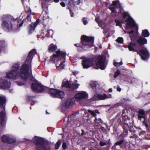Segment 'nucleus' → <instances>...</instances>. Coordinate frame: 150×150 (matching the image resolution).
Instances as JSON below:
<instances>
[{"label": "nucleus", "instance_id": "f257e3e1", "mask_svg": "<svg viewBox=\"0 0 150 150\" xmlns=\"http://www.w3.org/2000/svg\"><path fill=\"white\" fill-rule=\"evenodd\" d=\"M35 50L33 49L30 51L25 63L21 67L19 73L20 64L18 63L14 64L12 66L11 70L6 73L7 77L0 78V87L4 89H7L10 86V79L8 78L16 79L19 77L27 83L17 82L20 86L28 83L30 81H34L32 83V88L35 91L41 92L44 89V87L40 83L35 81V79L32 75L31 63L33 56L36 53Z\"/></svg>", "mask_w": 150, "mask_h": 150}, {"label": "nucleus", "instance_id": "f03ea898", "mask_svg": "<svg viewBox=\"0 0 150 150\" xmlns=\"http://www.w3.org/2000/svg\"><path fill=\"white\" fill-rule=\"evenodd\" d=\"M82 58L83 60L81 64L84 69H87L93 65L94 63L95 60L97 66L96 68L98 69L99 68L102 70H104L106 67V64L105 60L102 56L94 57H83Z\"/></svg>", "mask_w": 150, "mask_h": 150}, {"label": "nucleus", "instance_id": "7ed1b4c3", "mask_svg": "<svg viewBox=\"0 0 150 150\" xmlns=\"http://www.w3.org/2000/svg\"><path fill=\"white\" fill-rule=\"evenodd\" d=\"M120 5L119 1H113L112 4L110 5L109 7V9L112 12H117V9L119 8L120 11L118 12L119 13H121L123 15V17L125 18L127 16L128 18L126 21V28H127L137 27L136 24L135 23L133 19L129 16L128 12H124L123 9L120 8Z\"/></svg>", "mask_w": 150, "mask_h": 150}, {"label": "nucleus", "instance_id": "20e7f679", "mask_svg": "<svg viewBox=\"0 0 150 150\" xmlns=\"http://www.w3.org/2000/svg\"><path fill=\"white\" fill-rule=\"evenodd\" d=\"M55 53L50 57V61L53 62L56 64L58 69H64L65 66L64 63L65 62V53L59 50L56 51Z\"/></svg>", "mask_w": 150, "mask_h": 150}, {"label": "nucleus", "instance_id": "39448f33", "mask_svg": "<svg viewBox=\"0 0 150 150\" xmlns=\"http://www.w3.org/2000/svg\"><path fill=\"white\" fill-rule=\"evenodd\" d=\"M6 97L0 94V118L2 122H4L6 120V115L5 110L6 104Z\"/></svg>", "mask_w": 150, "mask_h": 150}, {"label": "nucleus", "instance_id": "423d86ee", "mask_svg": "<svg viewBox=\"0 0 150 150\" xmlns=\"http://www.w3.org/2000/svg\"><path fill=\"white\" fill-rule=\"evenodd\" d=\"M32 141L36 145L37 150H50L49 147L44 145L43 141L40 138L35 136L33 139Z\"/></svg>", "mask_w": 150, "mask_h": 150}, {"label": "nucleus", "instance_id": "0eeeda50", "mask_svg": "<svg viewBox=\"0 0 150 150\" xmlns=\"http://www.w3.org/2000/svg\"><path fill=\"white\" fill-rule=\"evenodd\" d=\"M52 2V0H43L42 5L43 11L41 14V16L43 20L49 18L48 15V11L47 8L49 3Z\"/></svg>", "mask_w": 150, "mask_h": 150}, {"label": "nucleus", "instance_id": "6e6552de", "mask_svg": "<svg viewBox=\"0 0 150 150\" xmlns=\"http://www.w3.org/2000/svg\"><path fill=\"white\" fill-rule=\"evenodd\" d=\"M94 38L93 37H88L83 35L81 38L82 44L84 46H87L89 48L93 46Z\"/></svg>", "mask_w": 150, "mask_h": 150}, {"label": "nucleus", "instance_id": "1a4fd4ad", "mask_svg": "<svg viewBox=\"0 0 150 150\" xmlns=\"http://www.w3.org/2000/svg\"><path fill=\"white\" fill-rule=\"evenodd\" d=\"M48 93L52 97L62 98L64 96V93L60 90L54 88L49 89Z\"/></svg>", "mask_w": 150, "mask_h": 150}, {"label": "nucleus", "instance_id": "9d476101", "mask_svg": "<svg viewBox=\"0 0 150 150\" xmlns=\"http://www.w3.org/2000/svg\"><path fill=\"white\" fill-rule=\"evenodd\" d=\"M2 28L5 31L8 32L11 31L13 28V25L11 22L8 20L4 21L2 23Z\"/></svg>", "mask_w": 150, "mask_h": 150}, {"label": "nucleus", "instance_id": "9b49d317", "mask_svg": "<svg viewBox=\"0 0 150 150\" xmlns=\"http://www.w3.org/2000/svg\"><path fill=\"white\" fill-rule=\"evenodd\" d=\"M137 54H139L142 59L144 60H146L149 57V53L146 48H144L137 51Z\"/></svg>", "mask_w": 150, "mask_h": 150}, {"label": "nucleus", "instance_id": "f8f14e48", "mask_svg": "<svg viewBox=\"0 0 150 150\" xmlns=\"http://www.w3.org/2000/svg\"><path fill=\"white\" fill-rule=\"evenodd\" d=\"M112 95L111 94H96L92 98L93 100H104L106 99L110 98H111Z\"/></svg>", "mask_w": 150, "mask_h": 150}, {"label": "nucleus", "instance_id": "ddd939ff", "mask_svg": "<svg viewBox=\"0 0 150 150\" xmlns=\"http://www.w3.org/2000/svg\"><path fill=\"white\" fill-rule=\"evenodd\" d=\"M88 95L86 92L83 91L79 92L76 94L75 98L77 101L84 98H87Z\"/></svg>", "mask_w": 150, "mask_h": 150}, {"label": "nucleus", "instance_id": "4468645a", "mask_svg": "<svg viewBox=\"0 0 150 150\" xmlns=\"http://www.w3.org/2000/svg\"><path fill=\"white\" fill-rule=\"evenodd\" d=\"M74 102L73 98L67 99L65 103V106L67 108H69L72 106Z\"/></svg>", "mask_w": 150, "mask_h": 150}, {"label": "nucleus", "instance_id": "2eb2a0df", "mask_svg": "<svg viewBox=\"0 0 150 150\" xmlns=\"http://www.w3.org/2000/svg\"><path fill=\"white\" fill-rule=\"evenodd\" d=\"M38 22L39 21L38 20H37L36 22L35 23H33L31 24V25H30V27L29 28V30L30 33H32L34 31L35 29Z\"/></svg>", "mask_w": 150, "mask_h": 150}, {"label": "nucleus", "instance_id": "dca6fc26", "mask_svg": "<svg viewBox=\"0 0 150 150\" xmlns=\"http://www.w3.org/2000/svg\"><path fill=\"white\" fill-rule=\"evenodd\" d=\"M83 0H78L77 1V5H79L80 3H82ZM69 5L70 6H74L76 4V2L74 0H70L69 2Z\"/></svg>", "mask_w": 150, "mask_h": 150}, {"label": "nucleus", "instance_id": "f3484780", "mask_svg": "<svg viewBox=\"0 0 150 150\" xmlns=\"http://www.w3.org/2000/svg\"><path fill=\"white\" fill-rule=\"evenodd\" d=\"M62 86L66 88H71V83L66 79H64L63 81Z\"/></svg>", "mask_w": 150, "mask_h": 150}, {"label": "nucleus", "instance_id": "a211bd4d", "mask_svg": "<svg viewBox=\"0 0 150 150\" xmlns=\"http://www.w3.org/2000/svg\"><path fill=\"white\" fill-rule=\"evenodd\" d=\"M137 44L136 43L131 42L128 46V48L129 51H137L134 49V48L136 46Z\"/></svg>", "mask_w": 150, "mask_h": 150}, {"label": "nucleus", "instance_id": "6ab92c4d", "mask_svg": "<svg viewBox=\"0 0 150 150\" xmlns=\"http://www.w3.org/2000/svg\"><path fill=\"white\" fill-rule=\"evenodd\" d=\"M137 43L140 45L147 43V40L142 37H140L137 41Z\"/></svg>", "mask_w": 150, "mask_h": 150}, {"label": "nucleus", "instance_id": "aec40b11", "mask_svg": "<svg viewBox=\"0 0 150 150\" xmlns=\"http://www.w3.org/2000/svg\"><path fill=\"white\" fill-rule=\"evenodd\" d=\"M57 48V46L53 44H51L49 46L48 50L49 52H52L55 51Z\"/></svg>", "mask_w": 150, "mask_h": 150}, {"label": "nucleus", "instance_id": "412c9836", "mask_svg": "<svg viewBox=\"0 0 150 150\" xmlns=\"http://www.w3.org/2000/svg\"><path fill=\"white\" fill-rule=\"evenodd\" d=\"M24 15V13H22L19 17L20 20H18L17 25L18 27L21 26L24 21V20H23L22 21L21 20V19L23 18Z\"/></svg>", "mask_w": 150, "mask_h": 150}, {"label": "nucleus", "instance_id": "4be33fe9", "mask_svg": "<svg viewBox=\"0 0 150 150\" xmlns=\"http://www.w3.org/2000/svg\"><path fill=\"white\" fill-rule=\"evenodd\" d=\"M77 82V80H75L72 83V85H71V89H77L78 87L79 86L80 84L76 83Z\"/></svg>", "mask_w": 150, "mask_h": 150}, {"label": "nucleus", "instance_id": "5701e85b", "mask_svg": "<svg viewBox=\"0 0 150 150\" xmlns=\"http://www.w3.org/2000/svg\"><path fill=\"white\" fill-rule=\"evenodd\" d=\"M10 135L6 134L3 135L1 138L2 141L4 142H8V139Z\"/></svg>", "mask_w": 150, "mask_h": 150}, {"label": "nucleus", "instance_id": "b1692460", "mask_svg": "<svg viewBox=\"0 0 150 150\" xmlns=\"http://www.w3.org/2000/svg\"><path fill=\"white\" fill-rule=\"evenodd\" d=\"M88 112L90 113V114L93 116V117H95L96 116V113H99V112L97 110H88Z\"/></svg>", "mask_w": 150, "mask_h": 150}, {"label": "nucleus", "instance_id": "393cba45", "mask_svg": "<svg viewBox=\"0 0 150 150\" xmlns=\"http://www.w3.org/2000/svg\"><path fill=\"white\" fill-rule=\"evenodd\" d=\"M16 138L10 135L8 139V143H12L16 142Z\"/></svg>", "mask_w": 150, "mask_h": 150}, {"label": "nucleus", "instance_id": "a878e982", "mask_svg": "<svg viewBox=\"0 0 150 150\" xmlns=\"http://www.w3.org/2000/svg\"><path fill=\"white\" fill-rule=\"evenodd\" d=\"M149 33L147 30H143L142 33V35L144 37H148L149 35Z\"/></svg>", "mask_w": 150, "mask_h": 150}, {"label": "nucleus", "instance_id": "bb28decb", "mask_svg": "<svg viewBox=\"0 0 150 150\" xmlns=\"http://www.w3.org/2000/svg\"><path fill=\"white\" fill-rule=\"evenodd\" d=\"M97 82L95 81H92L90 83V86L93 89L96 90V86Z\"/></svg>", "mask_w": 150, "mask_h": 150}, {"label": "nucleus", "instance_id": "cd10ccee", "mask_svg": "<svg viewBox=\"0 0 150 150\" xmlns=\"http://www.w3.org/2000/svg\"><path fill=\"white\" fill-rule=\"evenodd\" d=\"M62 142V141L61 139L59 140L56 143L55 146V148L56 149H58L60 145H61Z\"/></svg>", "mask_w": 150, "mask_h": 150}, {"label": "nucleus", "instance_id": "c85d7f7f", "mask_svg": "<svg viewBox=\"0 0 150 150\" xmlns=\"http://www.w3.org/2000/svg\"><path fill=\"white\" fill-rule=\"evenodd\" d=\"M53 34V31L52 30L50 29L47 30V36L51 37L52 38Z\"/></svg>", "mask_w": 150, "mask_h": 150}, {"label": "nucleus", "instance_id": "c756f323", "mask_svg": "<svg viewBox=\"0 0 150 150\" xmlns=\"http://www.w3.org/2000/svg\"><path fill=\"white\" fill-rule=\"evenodd\" d=\"M5 42L4 40H0V52L2 48L5 46Z\"/></svg>", "mask_w": 150, "mask_h": 150}, {"label": "nucleus", "instance_id": "7c9ffc66", "mask_svg": "<svg viewBox=\"0 0 150 150\" xmlns=\"http://www.w3.org/2000/svg\"><path fill=\"white\" fill-rule=\"evenodd\" d=\"M113 64L117 67L122 65V61H121L120 62L118 63L114 61L113 62Z\"/></svg>", "mask_w": 150, "mask_h": 150}, {"label": "nucleus", "instance_id": "2f4dec72", "mask_svg": "<svg viewBox=\"0 0 150 150\" xmlns=\"http://www.w3.org/2000/svg\"><path fill=\"white\" fill-rule=\"evenodd\" d=\"M100 122H101L102 121L100 118H98L97 119L96 117H95V119L94 120V122L96 125H98Z\"/></svg>", "mask_w": 150, "mask_h": 150}, {"label": "nucleus", "instance_id": "473e14b6", "mask_svg": "<svg viewBox=\"0 0 150 150\" xmlns=\"http://www.w3.org/2000/svg\"><path fill=\"white\" fill-rule=\"evenodd\" d=\"M96 21L98 23L100 26L102 27L101 26V22L100 20V18L99 16L96 17L95 19Z\"/></svg>", "mask_w": 150, "mask_h": 150}, {"label": "nucleus", "instance_id": "72a5a7b5", "mask_svg": "<svg viewBox=\"0 0 150 150\" xmlns=\"http://www.w3.org/2000/svg\"><path fill=\"white\" fill-rule=\"evenodd\" d=\"M115 22L116 23V25H117L120 27L122 26V21L121 22L119 20L116 19L115 20Z\"/></svg>", "mask_w": 150, "mask_h": 150}, {"label": "nucleus", "instance_id": "f704fd0d", "mask_svg": "<svg viewBox=\"0 0 150 150\" xmlns=\"http://www.w3.org/2000/svg\"><path fill=\"white\" fill-rule=\"evenodd\" d=\"M116 41L118 43H122L123 42V39L122 37H118Z\"/></svg>", "mask_w": 150, "mask_h": 150}, {"label": "nucleus", "instance_id": "c9c22d12", "mask_svg": "<svg viewBox=\"0 0 150 150\" xmlns=\"http://www.w3.org/2000/svg\"><path fill=\"white\" fill-rule=\"evenodd\" d=\"M120 74V72L119 70H117L116 72H115V74L114 76V77L115 78H116Z\"/></svg>", "mask_w": 150, "mask_h": 150}, {"label": "nucleus", "instance_id": "e433bc0d", "mask_svg": "<svg viewBox=\"0 0 150 150\" xmlns=\"http://www.w3.org/2000/svg\"><path fill=\"white\" fill-rule=\"evenodd\" d=\"M25 21H26L28 23L31 22V19L30 17V15L27 16Z\"/></svg>", "mask_w": 150, "mask_h": 150}, {"label": "nucleus", "instance_id": "4c0bfd02", "mask_svg": "<svg viewBox=\"0 0 150 150\" xmlns=\"http://www.w3.org/2000/svg\"><path fill=\"white\" fill-rule=\"evenodd\" d=\"M138 113L139 114L144 116V115L145 113V112L143 110H140L139 111Z\"/></svg>", "mask_w": 150, "mask_h": 150}, {"label": "nucleus", "instance_id": "58836bf2", "mask_svg": "<svg viewBox=\"0 0 150 150\" xmlns=\"http://www.w3.org/2000/svg\"><path fill=\"white\" fill-rule=\"evenodd\" d=\"M123 142V140H121L115 143V144L116 145H120Z\"/></svg>", "mask_w": 150, "mask_h": 150}, {"label": "nucleus", "instance_id": "ea45409f", "mask_svg": "<svg viewBox=\"0 0 150 150\" xmlns=\"http://www.w3.org/2000/svg\"><path fill=\"white\" fill-rule=\"evenodd\" d=\"M100 145L101 146H103L106 145V143L104 142L100 141Z\"/></svg>", "mask_w": 150, "mask_h": 150}, {"label": "nucleus", "instance_id": "a19ab883", "mask_svg": "<svg viewBox=\"0 0 150 150\" xmlns=\"http://www.w3.org/2000/svg\"><path fill=\"white\" fill-rule=\"evenodd\" d=\"M62 147L64 149H65L66 148V143L63 142L62 145Z\"/></svg>", "mask_w": 150, "mask_h": 150}, {"label": "nucleus", "instance_id": "79ce46f5", "mask_svg": "<svg viewBox=\"0 0 150 150\" xmlns=\"http://www.w3.org/2000/svg\"><path fill=\"white\" fill-rule=\"evenodd\" d=\"M82 21H83V23L84 25H86L88 23L87 21L86 20H85V18H83L82 19Z\"/></svg>", "mask_w": 150, "mask_h": 150}, {"label": "nucleus", "instance_id": "37998d69", "mask_svg": "<svg viewBox=\"0 0 150 150\" xmlns=\"http://www.w3.org/2000/svg\"><path fill=\"white\" fill-rule=\"evenodd\" d=\"M134 33V31L133 30L131 31L130 32H129V34H131L129 35L131 40H132L133 39L132 36V34Z\"/></svg>", "mask_w": 150, "mask_h": 150}, {"label": "nucleus", "instance_id": "c03bdc74", "mask_svg": "<svg viewBox=\"0 0 150 150\" xmlns=\"http://www.w3.org/2000/svg\"><path fill=\"white\" fill-rule=\"evenodd\" d=\"M68 9H69V10L70 11V14H71V16L72 17H73V16H74V13H73L71 12V9H70V8H69V7H68Z\"/></svg>", "mask_w": 150, "mask_h": 150}, {"label": "nucleus", "instance_id": "a18cd8bd", "mask_svg": "<svg viewBox=\"0 0 150 150\" xmlns=\"http://www.w3.org/2000/svg\"><path fill=\"white\" fill-rule=\"evenodd\" d=\"M60 4L61 5V6L62 7H64L65 6V4L64 2H61L60 3Z\"/></svg>", "mask_w": 150, "mask_h": 150}, {"label": "nucleus", "instance_id": "49530a36", "mask_svg": "<svg viewBox=\"0 0 150 150\" xmlns=\"http://www.w3.org/2000/svg\"><path fill=\"white\" fill-rule=\"evenodd\" d=\"M117 91L120 92L121 91V88L119 87V86H118L117 88Z\"/></svg>", "mask_w": 150, "mask_h": 150}, {"label": "nucleus", "instance_id": "de8ad7c7", "mask_svg": "<svg viewBox=\"0 0 150 150\" xmlns=\"http://www.w3.org/2000/svg\"><path fill=\"white\" fill-rule=\"evenodd\" d=\"M138 118H139L141 119L142 118L144 117V116L143 115H138Z\"/></svg>", "mask_w": 150, "mask_h": 150}, {"label": "nucleus", "instance_id": "09e8293b", "mask_svg": "<svg viewBox=\"0 0 150 150\" xmlns=\"http://www.w3.org/2000/svg\"><path fill=\"white\" fill-rule=\"evenodd\" d=\"M81 132H82V133L81 134V135L82 136L83 135H84L85 133V132L83 129L81 130Z\"/></svg>", "mask_w": 150, "mask_h": 150}, {"label": "nucleus", "instance_id": "8fccbe9b", "mask_svg": "<svg viewBox=\"0 0 150 150\" xmlns=\"http://www.w3.org/2000/svg\"><path fill=\"white\" fill-rule=\"evenodd\" d=\"M112 89L111 88H110L108 90V92H112Z\"/></svg>", "mask_w": 150, "mask_h": 150}, {"label": "nucleus", "instance_id": "3c124183", "mask_svg": "<svg viewBox=\"0 0 150 150\" xmlns=\"http://www.w3.org/2000/svg\"><path fill=\"white\" fill-rule=\"evenodd\" d=\"M59 1V0H54V1L56 3L58 2Z\"/></svg>", "mask_w": 150, "mask_h": 150}, {"label": "nucleus", "instance_id": "603ef678", "mask_svg": "<svg viewBox=\"0 0 150 150\" xmlns=\"http://www.w3.org/2000/svg\"><path fill=\"white\" fill-rule=\"evenodd\" d=\"M75 45L76 46H77V47H79V44H75Z\"/></svg>", "mask_w": 150, "mask_h": 150}, {"label": "nucleus", "instance_id": "864d4df0", "mask_svg": "<svg viewBox=\"0 0 150 150\" xmlns=\"http://www.w3.org/2000/svg\"><path fill=\"white\" fill-rule=\"evenodd\" d=\"M145 126L146 128H147L148 127V125L146 124H145Z\"/></svg>", "mask_w": 150, "mask_h": 150}, {"label": "nucleus", "instance_id": "5fc2aeb1", "mask_svg": "<svg viewBox=\"0 0 150 150\" xmlns=\"http://www.w3.org/2000/svg\"><path fill=\"white\" fill-rule=\"evenodd\" d=\"M22 0V2L23 3V4H24V6H25V5L24 4V1H27V0Z\"/></svg>", "mask_w": 150, "mask_h": 150}, {"label": "nucleus", "instance_id": "6e6d98bb", "mask_svg": "<svg viewBox=\"0 0 150 150\" xmlns=\"http://www.w3.org/2000/svg\"><path fill=\"white\" fill-rule=\"evenodd\" d=\"M34 13H31V14H32V15H34Z\"/></svg>", "mask_w": 150, "mask_h": 150}, {"label": "nucleus", "instance_id": "4d7b16f0", "mask_svg": "<svg viewBox=\"0 0 150 150\" xmlns=\"http://www.w3.org/2000/svg\"><path fill=\"white\" fill-rule=\"evenodd\" d=\"M99 48H102L101 46H99Z\"/></svg>", "mask_w": 150, "mask_h": 150}, {"label": "nucleus", "instance_id": "13d9d810", "mask_svg": "<svg viewBox=\"0 0 150 150\" xmlns=\"http://www.w3.org/2000/svg\"><path fill=\"white\" fill-rule=\"evenodd\" d=\"M46 112L47 113H48V112H47V111H46Z\"/></svg>", "mask_w": 150, "mask_h": 150}, {"label": "nucleus", "instance_id": "bf43d9fd", "mask_svg": "<svg viewBox=\"0 0 150 150\" xmlns=\"http://www.w3.org/2000/svg\"><path fill=\"white\" fill-rule=\"evenodd\" d=\"M127 133V131L126 132V133Z\"/></svg>", "mask_w": 150, "mask_h": 150}, {"label": "nucleus", "instance_id": "052dcab7", "mask_svg": "<svg viewBox=\"0 0 150 150\" xmlns=\"http://www.w3.org/2000/svg\"><path fill=\"white\" fill-rule=\"evenodd\" d=\"M103 33H104V31H103Z\"/></svg>", "mask_w": 150, "mask_h": 150}, {"label": "nucleus", "instance_id": "680f3d73", "mask_svg": "<svg viewBox=\"0 0 150 150\" xmlns=\"http://www.w3.org/2000/svg\"><path fill=\"white\" fill-rule=\"evenodd\" d=\"M1 64L0 63V64Z\"/></svg>", "mask_w": 150, "mask_h": 150}]
</instances>
